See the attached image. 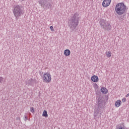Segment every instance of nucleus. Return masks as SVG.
Wrapping results in <instances>:
<instances>
[{"instance_id":"1","label":"nucleus","mask_w":129,"mask_h":129,"mask_svg":"<svg viewBox=\"0 0 129 129\" xmlns=\"http://www.w3.org/2000/svg\"><path fill=\"white\" fill-rule=\"evenodd\" d=\"M78 25H79V13H76L71 19L69 26L71 30L74 31Z\"/></svg>"},{"instance_id":"2","label":"nucleus","mask_w":129,"mask_h":129,"mask_svg":"<svg viewBox=\"0 0 129 129\" xmlns=\"http://www.w3.org/2000/svg\"><path fill=\"white\" fill-rule=\"evenodd\" d=\"M115 11L117 15L119 16L123 15L126 12V6L122 3H118L116 5Z\"/></svg>"},{"instance_id":"3","label":"nucleus","mask_w":129,"mask_h":129,"mask_svg":"<svg viewBox=\"0 0 129 129\" xmlns=\"http://www.w3.org/2000/svg\"><path fill=\"white\" fill-rule=\"evenodd\" d=\"M100 26L104 31H110L111 30V25L110 23L104 19H101L99 22Z\"/></svg>"},{"instance_id":"4","label":"nucleus","mask_w":129,"mask_h":129,"mask_svg":"<svg viewBox=\"0 0 129 129\" xmlns=\"http://www.w3.org/2000/svg\"><path fill=\"white\" fill-rule=\"evenodd\" d=\"M22 6H20L19 5H16L14 6L13 12L14 15L18 19V18H20L22 15H23V11L22 10Z\"/></svg>"},{"instance_id":"5","label":"nucleus","mask_w":129,"mask_h":129,"mask_svg":"<svg viewBox=\"0 0 129 129\" xmlns=\"http://www.w3.org/2000/svg\"><path fill=\"white\" fill-rule=\"evenodd\" d=\"M39 4L42 8L45 7L49 9L51 7V3L49 2V0H40Z\"/></svg>"},{"instance_id":"6","label":"nucleus","mask_w":129,"mask_h":129,"mask_svg":"<svg viewBox=\"0 0 129 129\" xmlns=\"http://www.w3.org/2000/svg\"><path fill=\"white\" fill-rule=\"evenodd\" d=\"M51 75L50 73H46L43 75L42 77V81L43 82H45V83H50L51 82Z\"/></svg>"},{"instance_id":"7","label":"nucleus","mask_w":129,"mask_h":129,"mask_svg":"<svg viewBox=\"0 0 129 129\" xmlns=\"http://www.w3.org/2000/svg\"><path fill=\"white\" fill-rule=\"evenodd\" d=\"M111 3V0H104L102 5L104 8H107L110 3Z\"/></svg>"},{"instance_id":"8","label":"nucleus","mask_w":129,"mask_h":129,"mask_svg":"<svg viewBox=\"0 0 129 129\" xmlns=\"http://www.w3.org/2000/svg\"><path fill=\"white\" fill-rule=\"evenodd\" d=\"M97 103L98 107H101L103 105V98L99 97Z\"/></svg>"},{"instance_id":"9","label":"nucleus","mask_w":129,"mask_h":129,"mask_svg":"<svg viewBox=\"0 0 129 129\" xmlns=\"http://www.w3.org/2000/svg\"><path fill=\"white\" fill-rule=\"evenodd\" d=\"M92 81H93V82H98V77L97 76H93L91 78Z\"/></svg>"},{"instance_id":"10","label":"nucleus","mask_w":129,"mask_h":129,"mask_svg":"<svg viewBox=\"0 0 129 129\" xmlns=\"http://www.w3.org/2000/svg\"><path fill=\"white\" fill-rule=\"evenodd\" d=\"M121 105V101L120 100H117L115 102V106L116 107H119V106Z\"/></svg>"},{"instance_id":"11","label":"nucleus","mask_w":129,"mask_h":129,"mask_svg":"<svg viewBox=\"0 0 129 129\" xmlns=\"http://www.w3.org/2000/svg\"><path fill=\"white\" fill-rule=\"evenodd\" d=\"M71 53V52L70 51V50L66 49L64 50V54L65 56H70Z\"/></svg>"},{"instance_id":"12","label":"nucleus","mask_w":129,"mask_h":129,"mask_svg":"<svg viewBox=\"0 0 129 129\" xmlns=\"http://www.w3.org/2000/svg\"><path fill=\"white\" fill-rule=\"evenodd\" d=\"M101 92H102V93H104V94H107L108 91L106 88L103 87L101 88Z\"/></svg>"},{"instance_id":"13","label":"nucleus","mask_w":129,"mask_h":129,"mask_svg":"<svg viewBox=\"0 0 129 129\" xmlns=\"http://www.w3.org/2000/svg\"><path fill=\"white\" fill-rule=\"evenodd\" d=\"M42 116H44V117H48V113L45 110L43 111Z\"/></svg>"},{"instance_id":"14","label":"nucleus","mask_w":129,"mask_h":129,"mask_svg":"<svg viewBox=\"0 0 129 129\" xmlns=\"http://www.w3.org/2000/svg\"><path fill=\"white\" fill-rule=\"evenodd\" d=\"M106 55L107 57V58H110V56H111V52L106 51Z\"/></svg>"},{"instance_id":"15","label":"nucleus","mask_w":129,"mask_h":129,"mask_svg":"<svg viewBox=\"0 0 129 129\" xmlns=\"http://www.w3.org/2000/svg\"><path fill=\"white\" fill-rule=\"evenodd\" d=\"M117 129H125L124 125H120L117 128Z\"/></svg>"},{"instance_id":"16","label":"nucleus","mask_w":129,"mask_h":129,"mask_svg":"<svg viewBox=\"0 0 129 129\" xmlns=\"http://www.w3.org/2000/svg\"><path fill=\"white\" fill-rule=\"evenodd\" d=\"M30 111H31V112H32V113H33V112H35V110L34 109L33 107L30 108Z\"/></svg>"},{"instance_id":"17","label":"nucleus","mask_w":129,"mask_h":129,"mask_svg":"<svg viewBox=\"0 0 129 129\" xmlns=\"http://www.w3.org/2000/svg\"><path fill=\"white\" fill-rule=\"evenodd\" d=\"M4 82V78L0 77V83H3Z\"/></svg>"},{"instance_id":"18","label":"nucleus","mask_w":129,"mask_h":129,"mask_svg":"<svg viewBox=\"0 0 129 129\" xmlns=\"http://www.w3.org/2000/svg\"><path fill=\"white\" fill-rule=\"evenodd\" d=\"M50 29L51 31H52V32H54V28H53V27L52 26H51L50 27Z\"/></svg>"},{"instance_id":"19","label":"nucleus","mask_w":129,"mask_h":129,"mask_svg":"<svg viewBox=\"0 0 129 129\" xmlns=\"http://www.w3.org/2000/svg\"><path fill=\"white\" fill-rule=\"evenodd\" d=\"M122 102H125V101H126V99L125 98H123L122 99Z\"/></svg>"},{"instance_id":"20","label":"nucleus","mask_w":129,"mask_h":129,"mask_svg":"<svg viewBox=\"0 0 129 129\" xmlns=\"http://www.w3.org/2000/svg\"><path fill=\"white\" fill-rule=\"evenodd\" d=\"M24 120L25 121H27V120H28V117L26 115L24 116Z\"/></svg>"},{"instance_id":"21","label":"nucleus","mask_w":129,"mask_h":129,"mask_svg":"<svg viewBox=\"0 0 129 129\" xmlns=\"http://www.w3.org/2000/svg\"><path fill=\"white\" fill-rule=\"evenodd\" d=\"M16 120H19L20 121H21V118H20V117H17Z\"/></svg>"},{"instance_id":"22","label":"nucleus","mask_w":129,"mask_h":129,"mask_svg":"<svg viewBox=\"0 0 129 129\" xmlns=\"http://www.w3.org/2000/svg\"><path fill=\"white\" fill-rule=\"evenodd\" d=\"M129 96V93L125 95V97H128Z\"/></svg>"},{"instance_id":"23","label":"nucleus","mask_w":129,"mask_h":129,"mask_svg":"<svg viewBox=\"0 0 129 129\" xmlns=\"http://www.w3.org/2000/svg\"><path fill=\"white\" fill-rule=\"evenodd\" d=\"M94 119H96V115H94Z\"/></svg>"},{"instance_id":"24","label":"nucleus","mask_w":129,"mask_h":129,"mask_svg":"<svg viewBox=\"0 0 129 129\" xmlns=\"http://www.w3.org/2000/svg\"><path fill=\"white\" fill-rule=\"evenodd\" d=\"M22 1H25V0H22Z\"/></svg>"}]
</instances>
